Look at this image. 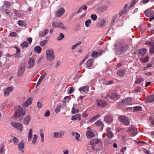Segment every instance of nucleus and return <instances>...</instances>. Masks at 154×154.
Masks as SVG:
<instances>
[{"mask_svg": "<svg viewBox=\"0 0 154 154\" xmlns=\"http://www.w3.org/2000/svg\"><path fill=\"white\" fill-rule=\"evenodd\" d=\"M79 112V110L78 109H75L74 107H73L72 110V112L73 114H75Z\"/></svg>", "mask_w": 154, "mask_h": 154, "instance_id": "51", "label": "nucleus"}, {"mask_svg": "<svg viewBox=\"0 0 154 154\" xmlns=\"http://www.w3.org/2000/svg\"><path fill=\"white\" fill-rule=\"evenodd\" d=\"M103 147V145L101 141L99 142L98 144L95 145L93 146H91L89 147V149H92L96 151L100 149Z\"/></svg>", "mask_w": 154, "mask_h": 154, "instance_id": "8", "label": "nucleus"}, {"mask_svg": "<svg viewBox=\"0 0 154 154\" xmlns=\"http://www.w3.org/2000/svg\"><path fill=\"white\" fill-rule=\"evenodd\" d=\"M107 135L108 137L109 138H112L114 136V134L112 131L107 133Z\"/></svg>", "mask_w": 154, "mask_h": 154, "instance_id": "49", "label": "nucleus"}, {"mask_svg": "<svg viewBox=\"0 0 154 154\" xmlns=\"http://www.w3.org/2000/svg\"><path fill=\"white\" fill-rule=\"evenodd\" d=\"M130 133H132L134 134H137L138 133L137 128H136V130L133 129L132 131L130 132Z\"/></svg>", "mask_w": 154, "mask_h": 154, "instance_id": "59", "label": "nucleus"}, {"mask_svg": "<svg viewBox=\"0 0 154 154\" xmlns=\"http://www.w3.org/2000/svg\"><path fill=\"white\" fill-rule=\"evenodd\" d=\"M74 91V88L72 86L70 87L69 93V94L72 93Z\"/></svg>", "mask_w": 154, "mask_h": 154, "instance_id": "54", "label": "nucleus"}, {"mask_svg": "<svg viewBox=\"0 0 154 154\" xmlns=\"http://www.w3.org/2000/svg\"><path fill=\"white\" fill-rule=\"evenodd\" d=\"M52 25L55 28H60L62 30H65L67 28L66 26L62 23L54 22Z\"/></svg>", "mask_w": 154, "mask_h": 154, "instance_id": "7", "label": "nucleus"}, {"mask_svg": "<svg viewBox=\"0 0 154 154\" xmlns=\"http://www.w3.org/2000/svg\"><path fill=\"white\" fill-rule=\"evenodd\" d=\"M32 98L30 97L26 101L24 102L23 104V106L24 107H26L32 103Z\"/></svg>", "mask_w": 154, "mask_h": 154, "instance_id": "17", "label": "nucleus"}, {"mask_svg": "<svg viewBox=\"0 0 154 154\" xmlns=\"http://www.w3.org/2000/svg\"><path fill=\"white\" fill-rule=\"evenodd\" d=\"M91 20L90 19H88L85 21V26L86 27H89L90 26V24L91 23Z\"/></svg>", "mask_w": 154, "mask_h": 154, "instance_id": "44", "label": "nucleus"}, {"mask_svg": "<svg viewBox=\"0 0 154 154\" xmlns=\"http://www.w3.org/2000/svg\"><path fill=\"white\" fill-rule=\"evenodd\" d=\"M46 59L48 61L51 62L55 58L54 53L53 49H49L46 51Z\"/></svg>", "mask_w": 154, "mask_h": 154, "instance_id": "2", "label": "nucleus"}, {"mask_svg": "<svg viewBox=\"0 0 154 154\" xmlns=\"http://www.w3.org/2000/svg\"><path fill=\"white\" fill-rule=\"evenodd\" d=\"M149 57L147 56L145 57H143L140 59V60L143 63H145L149 61Z\"/></svg>", "mask_w": 154, "mask_h": 154, "instance_id": "40", "label": "nucleus"}, {"mask_svg": "<svg viewBox=\"0 0 154 154\" xmlns=\"http://www.w3.org/2000/svg\"><path fill=\"white\" fill-rule=\"evenodd\" d=\"M108 8L105 5H103L100 8V10L103 12L105 11Z\"/></svg>", "mask_w": 154, "mask_h": 154, "instance_id": "50", "label": "nucleus"}, {"mask_svg": "<svg viewBox=\"0 0 154 154\" xmlns=\"http://www.w3.org/2000/svg\"><path fill=\"white\" fill-rule=\"evenodd\" d=\"M72 135L74 137V138L77 141H80L81 140L79 139L80 137V134L77 132L72 131L71 132Z\"/></svg>", "mask_w": 154, "mask_h": 154, "instance_id": "24", "label": "nucleus"}, {"mask_svg": "<svg viewBox=\"0 0 154 154\" xmlns=\"http://www.w3.org/2000/svg\"><path fill=\"white\" fill-rule=\"evenodd\" d=\"M27 40L29 42V44H31L32 41V38L31 37H28L27 38Z\"/></svg>", "mask_w": 154, "mask_h": 154, "instance_id": "62", "label": "nucleus"}, {"mask_svg": "<svg viewBox=\"0 0 154 154\" xmlns=\"http://www.w3.org/2000/svg\"><path fill=\"white\" fill-rule=\"evenodd\" d=\"M46 75V73L45 72L43 73V74L41 75L39 79L37 85H39L41 83L44 79Z\"/></svg>", "mask_w": 154, "mask_h": 154, "instance_id": "26", "label": "nucleus"}, {"mask_svg": "<svg viewBox=\"0 0 154 154\" xmlns=\"http://www.w3.org/2000/svg\"><path fill=\"white\" fill-rule=\"evenodd\" d=\"M91 19L93 20H96L97 18V16L95 14H92L91 15Z\"/></svg>", "mask_w": 154, "mask_h": 154, "instance_id": "52", "label": "nucleus"}, {"mask_svg": "<svg viewBox=\"0 0 154 154\" xmlns=\"http://www.w3.org/2000/svg\"><path fill=\"white\" fill-rule=\"evenodd\" d=\"M89 87L88 85L82 86L79 88V91L81 92L82 91L87 93L89 91Z\"/></svg>", "mask_w": 154, "mask_h": 154, "instance_id": "20", "label": "nucleus"}, {"mask_svg": "<svg viewBox=\"0 0 154 154\" xmlns=\"http://www.w3.org/2000/svg\"><path fill=\"white\" fill-rule=\"evenodd\" d=\"M95 124L97 126L101 127V129L103 128V124L102 122L100 120H98L95 123Z\"/></svg>", "mask_w": 154, "mask_h": 154, "instance_id": "36", "label": "nucleus"}, {"mask_svg": "<svg viewBox=\"0 0 154 154\" xmlns=\"http://www.w3.org/2000/svg\"><path fill=\"white\" fill-rule=\"evenodd\" d=\"M64 133L63 131H60V132L56 131L54 134V137L57 138H60L64 136Z\"/></svg>", "mask_w": 154, "mask_h": 154, "instance_id": "12", "label": "nucleus"}, {"mask_svg": "<svg viewBox=\"0 0 154 154\" xmlns=\"http://www.w3.org/2000/svg\"><path fill=\"white\" fill-rule=\"evenodd\" d=\"M137 2V0H132L130 3L129 8H131L133 7Z\"/></svg>", "mask_w": 154, "mask_h": 154, "instance_id": "48", "label": "nucleus"}, {"mask_svg": "<svg viewBox=\"0 0 154 154\" xmlns=\"http://www.w3.org/2000/svg\"><path fill=\"white\" fill-rule=\"evenodd\" d=\"M131 101L132 99L131 97H128L123 100L121 102H119L118 104V105L119 106H124L129 104Z\"/></svg>", "mask_w": 154, "mask_h": 154, "instance_id": "5", "label": "nucleus"}, {"mask_svg": "<svg viewBox=\"0 0 154 154\" xmlns=\"http://www.w3.org/2000/svg\"><path fill=\"white\" fill-rule=\"evenodd\" d=\"M143 79L142 78H139L137 79L135 82V83H140L141 81H143Z\"/></svg>", "mask_w": 154, "mask_h": 154, "instance_id": "55", "label": "nucleus"}, {"mask_svg": "<svg viewBox=\"0 0 154 154\" xmlns=\"http://www.w3.org/2000/svg\"><path fill=\"white\" fill-rule=\"evenodd\" d=\"M128 46L123 43H119L115 45L114 49L117 54L122 55L128 49Z\"/></svg>", "mask_w": 154, "mask_h": 154, "instance_id": "1", "label": "nucleus"}, {"mask_svg": "<svg viewBox=\"0 0 154 154\" xmlns=\"http://www.w3.org/2000/svg\"><path fill=\"white\" fill-rule=\"evenodd\" d=\"M102 52L103 51L101 50L98 51H94L91 54V56L94 58H97L102 55Z\"/></svg>", "mask_w": 154, "mask_h": 154, "instance_id": "9", "label": "nucleus"}, {"mask_svg": "<svg viewBox=\"0 0 154 154\" xmlns=\"http://www.w3.org/2000/svg\"><path fill=\"white\" fill-rule=\"evenodd\" d=\"M144 13L146 16L148 17H152V16H154V12L152 10L150 9H147L146 10Z\"/></svg>", "mask_w": 154, "mask_h": 154, "instance_id": "14", "label": "nucleus"}, {"mask_svg": "<svg viewBox=\"0 0 154 154\" xmlns=\"http://www.w3.org/2000/svg\"><path fill=\"white\" fill-rule=\"evenodd\" d=\"M61 106L58 105L55 109V112L56 113L59 112L60 110Z\"/></svg>", "mask_w": 154, "mask_h": 154, "instance_id": "53", "label": "nucleus"}, {"mask_svg": "<svg viewBox=\"0 0 154 154\" xmlns=\"http://www.w3.org/2000/svg\"><path fill=\"white\" fill-rule=\"evenodd\" d=\"M50 115V112L48 110L46 111V113L45 114V116L46 117H48Z\"/></svg>", "mask_w": 154, "mask_h": 154, "instance_id": "61", "label": "nucleus"}, {"mask_svg": "<svg viewBox=\"0 0 154 154\" xmlns=\"http://www.w3.org/2000/svg\"><path fill=\"white\" fill-rule=\"evenodd\" d=\"M106 21L104 19H103L101 20L99 23L96 25V26L98 28L102 27L105 25Z\"/></svg>", "mask_w": 154, "mask_h": 154, "instance_id": "22", "label": "nucleus"}, {"mask_svg": "<svg viewBox=\"0 0 154 154\" xmlns=\"http://www.w3.org/2000/svg\"><path fill=\"white\" fill-rule=\"evenodd\" d=\"M147 51V49L145 48H143L137 51V54L139 56H144Z\"/></svg>", "mask_w": 154, "mask_h": 154, "instance_id": "18", "label": "nucleus"}, {"mask_svg": "<svg viewBox=\"0 0 154 154\" xmlns=\"http://www.w3.org/2000/svg\"><path fill=\"white\" fill-rule=\"evenodd\" d=\"M119 121L122 125L128 126L130 123V121L128 118L124 116H120L118 117Z\"/></svg>", "mask_w": 154, "mask_h": 154, "instance_id": "3", "label": "nucleus"}, {"mask_svg": "<svg viewBox=\"0 0 154 154\" xmlns=\"http://www.w3.org/2000/svg\"><path fill=\"white\" fill-rule=\"evenodd\" d=\"M133 129H134L135 130H136V128H135L134 126H131L129 127L128 128V130H127L129 132H130L132 131V130Z\"/></svg>", "mask_w": 154, "mask_h": 154, "instance_id": "57", "label": "nucleus"}, {"mask_svg": "<svg viewBox=\"0 0 154 154\" xmlns=\"http://www.w3.org/2000/svg\"><path fill=\"white\" fill-rule=\"evenodd\" d=\"M32 129H30L28 134V140L29 141L31 140L32 136Z\"/></svg>", "mask_w": 154, "mask_h": 154, "instance_id": "39", "label": "nucleus"}, {"mask_svg": "<svg viewBox=\"0 0 154 154\" xmlns=\"http://www.w3.org/2000/svg\"><path fill=\"white\" fill-rule=\"evenodd\" d=\"M25 66L23 65H21L18 69L17 75L19 77L21 76L25 71Z\"/></svg>", "mask_w": 154, "mask_h": 154, "instance_id": "10", "label": "nucleus"}, {"mask_svg": "<svg viewBox=\"0 0 154 154\" xmlns=\"http://www.w3.org/2000/svg\"><path fill=\"white\" fill-rule=\"evenodd\" d=\"M88 115V114L86 112H84L83 113L82 115L83 117L84 118H86Z\"/></svg>", "mask_w": 154, "mask_h": 154, "instance_id": "63", "label": "nucleus"}, {"mask_svg": "<svg viewBox=\"0 0 154 154\" xmlns=\"http://www.w3.org/2000/svg\"><path fill=\"white\" fill-rule=\"evenodd\" d=\"M37 137L38 136L36 134H35L34 135V137L33 138V140L32 141V144H34L36 143V140L37 139Z\"/></svg>", "mask_w": 154, "mask_h": 154, "instance_id": "47", "label": "nucleus"}, {"mask_svg": "<svg viewBox=\"0 0 154 154\" xmlns=\"http://www.w3.org/2000/svg\"><path fill=\"white\" fill-rule=\"evenodd\" d=\"M81 115L79 114H76L72 116L71 120L73 121H75L77 119L80 120L81 119Z\"/></svg>", "mask_w": 154, "mask_h": 154, "instance_id": "29", "label": "nucleus"}, {"mask_svg": "<svg viewBox=\"0 0 154 154\" xmlns=\"http://www.w3.org/2000/svg\"><path fill=\"white\" fill-rule=\"evenodd\" d=\"M94 60L92 59H89L87 62L86 65L88 68L91 67L93 65Z\"/></svg>", "mask_w": 154, "mask_h": 154, "instance_id": "30", "label": "nucleus"}, {"mask_svg": "<svg viewBox=\"0 0 154 154\" xmlns=\"http://www.w3.org/2000/svg\"><path fill=\"white\" fill-rule=\"evenodd\" d=\"M11 125L15 128H17L18 130H19L20 131H21L23 130V125L21 123L12 122H11Z\"/></svg>", "mask_w": 154, "mask_h": 154, "instance_id": "6", "label": "nucleus"}, {"mask_svg": "<svg viewBox=\"0 0 154 154\" xmlns=\"http://www.w3.org/2000/svg\"><path fill=\"white\" fill-rule=\"evenodd\" d=\"M120 98V95L117 94L112 93L111 94L110 98L113 100H116Z\"/></svg>", "mask_w": 154, "mask_h": 154, "instance_id": "21", "label": "nucleus"}, {"mask_svg": "<svg viewBox=\"0 0 154 154\" xmlns=\"http://www.w3.org/2000/svg\"><path fill=\"white\" fill-rule=\"evenodd\" d=\"M15 113L16 117H19L24 115L25 112L23 110L22 107L20 106H18L17 107L15 110Z\"/></svg>", "mask_w": 154, "mask_h": 154, "instance_id": "4", "label": "nucleus"}, {"mask_svg": "<svg viewBox=\"0 0 154 154\" xmlns=\"http://www.w3.org/2000/svg\"><path fill=\"white\" fill-rule=\"evenodd\" d=\"M49 32V30L47 29H46L43 30L42 32H39V36L41 37L45 36Z\"/></svg>", "mask_w": 154, "mask_h": 154, "instance_id": "33", "label": "nucleus"}, {"mask_svg": "<svg viewBox=\"0 0 154 154\" xmlns=\"http://www.w3.org/2000/svg\"><path fill=\"white\" fill-rule=\"evenodd\" d=\"M34 50L38 53H40L41 52L42 48L40 46H37L34 48Z\"/></svg>", "mask_w": 154, "mask_h": 154, "instance_id": "37", "label": "nucleus"}, {"mask_svg": "<svg viewBox=\"0 0 154 154\" xmlns=\"http://www.w3.org/2000/svg\"><path fill=\"white\" fill-rule=\"evenodd\" d=\"M31 119V116L30 115H28L26 116L24 120V125H27Z\"/></svg>", "mask_w": 154, "mask_h": 154, "instance_id": "28", "label": "nucleus"}, {"mask_svg": "<svg viewBox=\"0 0 154 154\" xmlns=\"http://www.w3.org/2000/svg\"><path fill=\"white\" fill-rule=\"evenodd\" d=\"M134 110L133 111V112H134L136 111L140 112L142 111V108L140 106H137L134 107Z\"/></svg>", "mask_w": 154, "mask_h": 154, "instance_id": "35", "label": "nucleus"}, {"mask_svg": "<svg viewBox=\"0 0 154 154\" xmlns=\"http://www.w3.org/2000/svg\"><path fill=\"white\" fill-rule=\"evenodd\" d=\"M86 135L88 138L93 137L94 135V132L91 131H88L86 132Z\"/></svg>", "mask_w": 154, "mask_h": 154, "instance_id": "34", "label": "nucleus"}, {"mask_svg": "<svg viewBox=\"0 0 154 154\" xmlns=\"http://www.w3.org/2000/svg\"><path fill=\"white\" fill-rule=\"evenodd\" d=\"M154 101V95H152L146 96L145 102L146 103H150Z\"/></svg>", "mask_w": 154, "mask_h": 154, "instance_id": "16", "label": "nucleus"}, {"mask_svg": "<svg viewBox=\"0 0 154 154\" xmlns=\"http://www.w3.org/2000/svg\"><path fill=\"white\" fill-rule=\"evenodd\" d=\"M149 52L150 54H152L154 53V47H150L149 49Z\"/></svg>", "mask_w": 154, "mask_h": 154, "instance_id": "56", "label": "nucleus"}, {"mask_svg": "<svg viewBox=\"0 0 154 154\" xmlns=\"http://www.w3.org/2000/svg\"><path fill=\"white\" fill-rule=\"evenodd\" d=\"M65 13V10L63 8H60L57 10L56 12V17H60L62 16Z\"/></svg>", "mask_w": 154, "mask_h": 154, "instance_id": "19", "label": "nucleus"}, {"mask_svg": "<svg viewBox=\"0 0 154 154\" xmlns=\"http://www.w3.org/2000/svg\"><path fill=\"white\" fill-rule=\"evenodd\" d=\"M127 12V11L125 10H123L120 13H119V15L120 16H121L122 14L125 13L126 12Z\"/></svg>", "mask_w": 154, "mask_h": 154, "instance_id": "60", "label": "nucleus"}, {"mask_svg": "<svg viewBox=\"0 0 154 154\" xmlns=\"http://www.w3.org/2000/svg\"><path fill=\"white\" fill-rule=\"evenodd\" d=\"M125 73V70L124 69H121L117 72V74L120 77L123 76Z\"/></svg>", "mask_w": 154, "mask_h": 154, "instance_id": "27", "label": "nucleus"}, {"mask_svg": "<svg viewBox=\"0 0 154 154\" xmlns=\"http://www.w3.org/2000/svg\"><path fill=\"white\" fill-rule=\"evenodd\" d=\"M37 106L38 108H41L42 106V104L39 102H38L37 103Z\"/></svg>", "mask_w": 154, "mask_h": 154, "instance_id": "64", "label": "nucleus"}, {"mask_svg": "<svg viewBox=\"0 0 154 154\" xmlns=\"http://www.w3.org/2000/svg\"><path fill=\"white\" fill-rule=\"evenodd\" d=\"M65 36L64 34L61 33H60L59 36L57 37V40L58 41L61 40Z\"/></svg>", "mask_w": 154, "mask_h": 154, "instance_id": "46", "label": "nucleus"}, {"mask_svg": "<svg viewBox=\"0 0 154 154\" xmlns=\"http://www.w3.org/2000/svg\"><path fill=\"white\" fill-rule=\"evenodd\" d=\"M13 141L14 142V144L15 145H17L18 143L19 142V140L16 137H13Z\"/></svg>", "mask_w": 154, "mask_h": 154, "instance_id": "45", "label": "nucleus"}, {"mask_svg": "<svg viewBox=\"0 0 154 154\" xmlns=\"http://www.w3.org/2000/svg\"><path fill=\"white\" fill-rule=\"evenodd\" d=\"M101 141V140L100 139H94L93 140H92L91 141V142H90V145L92 146H93L95 145H96L97 144H98L99 142L100 143Z\"/></svg>", "mask_w": 154, "mask_h": 154, "instance_id": "23", "label": "nucleus"}, {"mask_svg": "<svg viewBox=\"0 0 154 154\" xmlns=\"http://www.w3.org/2000/svg\"><path fill=\"white\" fill-rule=\"evenodd\" d=\"M17 34L16 32H11L10 34V35L11 36H16Z\"/></svg>", "mask_w": 154, "mask_h": 154, "instance_id": "58", "label": "nucleus"}, {"mask_svg": "<svg viewBox=\"0 0 154 154\" xmlns=\"http://www.w3.org/2000/svg\"><path fill=\"white\" fill-rule=\"evenodd\" d=\"M28 46V44L26 41L23 42L21 44V46L22 48H27Z\"/></svg>", "mask_w": 154, "mask_h": 154, "instance_id": "42", "label": "nucleus"}, {"mask_svg": "<svg viewBox=\"0 0 154 154\" xmlns=\"http://www.w3.org/2000/svg\"><path fill=\"white\" fill-rule=\"evenodd\" d=\"M18 147L22 153H23L24 152V150L23 149L24 148V144L23 142H19L18 144Z\"/></svg>", "mask_w": 154, "mask_h": 154, "instance_id": "25", "label": "nucleus"}, {"mask_svg": "<svg viewBox=\"0 0 154 154\" xmlns=\"http://www.w3.org/2000/svg\"><path fill=\"white\" fill-rule=\"evenodd\" d=\"M103 4L104 3V5H105L106 8H108L109 7L110 5V2L108 0H106L103 1L102 2Z\"/></svg>", "mask_w": 154, "mask_h": 154, "instance_id": "38", "label": "nucleus"}, {"mask_svg": "<svg viewBox=\"0 0 154 154\" xmlns=\"http://www.w3.org/2000/svg\"><path fill=\"white\" fill-rule=\"evenodd\" d=\"M29 66L28 68L31 69L33 68L35 65V60L34 57H30L28 61Z\"/></svg>", "mask_w": 154, "mask_h": 154, "instance_id": "11", "label": "nucleus"}, {"mask_svg": "<svg viewBox=\"0 0 154 154\" xmlns=\"http://www.w3.org/2000/svg\"><path fill=\"white\" fill-rule=\"evenodd\" d=\"M104 121L107 123L111 124L113 121V117L111 115H108L104 118Z\"/></svg>", "mask_w": 154, "mask_h": 154, "instance_id": "15", "label": "nucleus"}, {"mask_svg": "<svg viewBox=\"0 0 154 154\" xmlns=\"http://www.w3.org/2000/svg\"><path fill=\"white\" fill-rule=\"evenodd\" d=\"M13 89L12 87H8V88L5 91L4 93V95L5 96H8L9 94L10 93V92H11V91L12 90H13Z\"/></svg>", "mask_w": 154, "mask_h": 154, "instance_id": "31", "label": "nucleus"}, {"mask_svg": "<svg viewBox=\"0 0 154 154\" xmlns=\"http://www.w3.org/2000/svg\"><path fill=\"white\" fill-rule=\"evenodd\" d=\"M18 23L20 26L22 27H26L27 25L25 21L21 20L18 21Z\"/></svg>", "mask_w": 154, "mask_h": 154, "instance_id": "32", "label": "nucleus"}, {"mask_svg": "<svg viewBox=\"0 0 154 154\" xmlns=\"http://www.w3.org/2000/svg\"><path fill=\"white\" fill-rule=\"evenodd\" d=\"M81 41L78 42L77 43L75 44L74 45H72L71 47V49L72 50H74L81 43Z\"/></svg>", "mask_w": 154, "mask_h": 154, "instance_id": "41", "label": "nucleus"}, {"mask_svg": "<svg viewBox=\"0 0 154 154\" xmlns=\"http://www.w3.org/2000/svg\"><path fill=\"white\" fill-rule=\"evenodd\" d=\"M47 42L48 40H45L40 42V45L42 47H43L46 45Z\"/></svg>", "mask_w": 154, "mask_h": 154, "instance_id": "43", "label": "nucleus"}, {"mask_svg": "<svg viewBox=\"0 0 154 154\" xmlns=\"http://www.w3.org/2000/svg\"><path fill=\"white\" fill-rule=\"evenodd\" d=\"M97 106L99 107H105L107 104L106 102L101 100H97Z\"/></svg>", "mask_w": 154, "mask_h": 154, "instance_id": "13", "label": "nucleus"}]
</instances>
